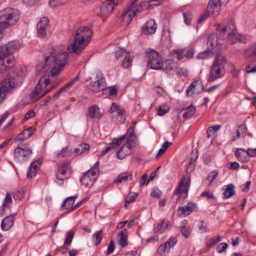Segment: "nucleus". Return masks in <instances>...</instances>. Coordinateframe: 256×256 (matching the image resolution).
<instances>
[{
    "instance_id": "nucleus-40",
    "label": "nucleus",
    "mask_w": 256,
    "mask_h": 256,
    "mask_svg": "<svg viewBox=\"0 0 256 256\" xmlns=\"http://www.w3.org/2000/svg\"><path fill=\"white\" fill-rule=\"evenodd\" d=\"M74 234V232L72 230H70L66 232V236L64 240V245L63 246L64 248H65L66 246H69L71 244Z\"/></svg>"
},
{
    "instance_id": "nucleus-63",
    "label": "nucleus",
    "mask_w": 256,
    "mask_h": 256,
    "mask_svg": "<svg viewBox=\"0 0 256 256\" xmlns=\"http://www.w3.org/2000/svg\"><path fill=\"white\" fill-rule=\"evenodd\" d=\"M168 108H164L162 106H160L158 110V114L159 116H164L168 112Z\"/></svg>"
},
{
    "instance_id": "nucleus-18",
    "label": "nucleus",
    "mask_w": 256,
    "mask_h": 256,
    "mask_svg": "<svg viewBox=\"0 0 256 256\" xmlns=\"http://www.w3.org/2000/svg\"><path fill=\"white\" fill-rule=\"evenodd\" d=\"M118 2L115 0H106L100 8V14L102 17L109 15L114 10Z\"/></svg>"
},
{
    "instance_id": "nucleus-48",
    "label": "nucleus",
    "mask_w": 256,
    "mask_h": 256,
    "mask_svg": "<svg viewBox=\"0 0 256 256\" xmlns=\"http://www.w3.org/2000/svg\"><path fill=\"white\" fill-rule=\"evenodd\" d=\"M131 62L132 60L130 59V55H126L122 62V66L124 68H127Z\"/></svg>"
},
{
    "instance_id": "nucleus-41",
    "label": "nucleus",
    "mask_w": 256,
    "mask_h": 256,
    "mask_svg": "<svg viewBox=\"0 0 256 256\" xmlns=\"http://www.w3.org/2000/svg\"><path fill=\"white\" fill-rule=\"evenodd\" d=\"M222 240V237L220 236H214L212 238L209 242L206 244V247L210 248L214 246L215 244L219 242Z\"/></svg>"
},
{
    "instance_id": "nucleus-60",
    "label": "nucleus",
    "mask_w": 256,
    "mask_h": 256,
    "mask_svg": "<svg viewBox=\"0 0 256 256\" xmlns=\"http://www.w3.org/2000/svg\"><path fill=\"white\" fill-rule=\"evenodd\" d=\"M246 151V154L250 156L254 157L256 156V148H248Z\"/></svg>"
},
{
    "instance_id": "nucleus-51",
    "label": "nucleus",
    "mask_w": 256,
    "mask_h": 256,
    "mask_svg": "<svg viewBox=\"0 0 256 256\" xmlns=\"http://www.w3.org/2000/svg\"><path fill=\"white\" fill-rule=\"evenodd\" d=\"M90 79L88 78L86 80V86L88 87V89L92 92H94L96 90V82H90Z\"/></svg>"
},
{
    "instance_id": "nucleus-58",
    "label": "nucleus",
    "mask_w": 256,
    "mask_h": 256,
    "mask_svg": "<svg viewBox=\"0 0 256 256\" xmlns=\"http://www.w3.org/2000/svg\"><path fill=\"white\" fill-rule=\"evenodd\" d=\"M109 94L110 96H117L118 88L116 86H113L109 88Z\"/></svg>"
},
{
    "instance_id": "nucleus-46",
    "label": "nucleus",
    "mask_w": 256,
    "mask_h": 256,
    "mask_svg": "<svg viewBox=\"0 0 256 256\" xmlns=\"http://www.w3.org/2000/svg\"><path fill=\"white\" fill-rule=\"evenodd\" d=\"M42 159L38 158V160L32 162L30 166V168L34 169L38 171V168L40 167V166L42 162Z\"/></svg>"
},
{
    "instance_id": "nucleus-5",
    "label": "nucleus",
    "mask_w": 256,
    "mask_h": 256,
    "mask_svg": "<svg viewBox=\"0 0 256 256\" xmlns=\"http://www.w3.org/2000/svg\"><path fill=\"white\" fill-rule=\"evenodd\" d=\"M19 18L18 11L14 8H8L0 12V40L2 38L3 30L15 24Z\"/></svg>"
},
{
    "instance_id": "nucleus-54",
    "label": "nucleus",
    "mask_w": 256,
    "mask_h": 256,
    "mask_svg": "<svg viewBox=\"0 0 256 256\" xmlns=\"http://www.w3.org/2000/svg\"><path fill=\"white\" fill-rule=\"evenodd\" d=\"M96 113V104H94L89 109L88 116L90 118H93Z\"/></svg>"
},
{
    "instance_id": "nucleus-31",
    "label": "nucleus",
    "mask_w": 256,
    "mask_h": 256,
    "mask_svg": "<svg viewBox=\"0 0 256 256\" xmlns=\"http://www.w3.org/2000/svg\"><path fill=\"white\" fill-rule=\"evenodd\" d=\"M90 146L87 144H81L77 148H74L72 152L78 155H81L87 153L90 149Z\"/></svg>"
},
{
    "instance_id": "nucleus-11",
    "label": "nucleus",
    "mask_w": 256,
    "mask_h": 256,
    "mask_svg": "<svg viewBox=\"0 0 256 256\" xmlns=\"http://www.w3.org/2000/svg\"><path fill=\"white\" fill-rule=\"evenodd\" d=\"M10 56L4 45L0 46V74L14 66V58Z\"/></svg>"
},
{
    "instance_id": "nucleus-61",
    "label": "nucleus",
    "mask_w": 256,
    "mask_h": 256,
    "mask_svg": "<svg viewBox=\"0 0 256 256\" xmlns=\"http://www.w3.org/2000/svg\"><path fill=\"white\" fill-rule=\"evenodd\" d=\"M36 173H37V171L36 170H34V169L30 168L29 167L28 170V173H27V176L28 178H33L35 176L36 174Z\"/></svg>"
},
{
    "instance_id": "nucleus-49",
    "label": "nucleus",
    "mask_w": 256,
    "mask_h": 256,
    "mask_svg": "<svg viewBox=\"0 0 256 256\" xmlns=\"http://www.w3.org/2000/svg\"><path fill=\"white\" fill-rule=\"evenodd\" d=\"M151 196L156 198H160L162 196V192L158 188H154L151 192Z\"/></svg>"
},
{
    "instance_id": "nucleus-17",
    "label": "nucleus",
    "mask_w": 256,
    "mask_h": 256,
    "mask_svg": "<svg viewBox=\"0 0 256 256\" xmlns=\"http://www.w3.org/2000/svg\"><path fill=\"white\" fill-rule=\"evenodd\" d=\"M49 20L48 18L43 17L37 24V33L38 36L45 38L50 34Z\"/></svg>"
},
{
    "instance_id": "nucleus-6",
    "label": "nucleus",
    "mask_w": 256,
    "mask_h": 256,
    "mask_svg": "<svg viewBox=\"0 0 256 256\" xmlns=\"http://www.w3.org/2000/svg\"><path fill=\"white\" fill-rule=\"evenodd\" d=\"M226 58L222 55H218L214 58L210 68L207 80L212 82L222 78L225 74Z\"/></svg>"
},
{
    "instance_id": "nucleus-47",
    "label": "nucleus",
    "mask_w": 256,
    "mask_h": 256,
    "mask_svg": "<svg viewBox=\"0 0 256 256\" xmlns=\"http://www.w3.org/2000/svg\"><path fill=\"white\" fill-rule=\"evenodd\" d=\"M12 202V196L10 193L8 192L5 198L4 202L1 207V212H4L6 206V203H11Z\"/></svg>"
},
{
    "instance_id": "nucleus-14",
    "label": "nucleus",
    "mask_w": 256,
    "mask_h": 256,
    "mask_svg": "<svg viewBox=\"0 0 256 256\" xmlns=\"http://www.w3.org/2000/svg\"><path fill=\"white\" fill-rule=\"evenodd\" d=\"M96 164L88 171L84 173L80 181L82 184L86 187H90L93 185L96 180Z\"/></svg>"
},
{
    "instance_id": "nucleus-64",
    "label": "nucleus",
    "mask_w": 256,
    "mask_h": 256,
    "mask_svg": "<svg viewBox=\"0 0 256 256\" xmlns=\"http://www.w3.org/2000/svg\"><path fill=\"white\" fill-rule=\"evenodd\" d=\"M168 243V246H169V248H173L174 245L176 244L177 240L176 238H171L168 240V241H166Z\"/></svg>"
},
{
    "instance_id": "nucleus-43",
    "label": "nucleus",
    "mask_w": 256,
    "mask_h": 256,
    "mask_svg": "<svg viewBox=\"0 0 256 256\" xmlns=\"http://www.w3.org/2000/svg\"><path fill=\"white\" fill-rule=\"evenodd\" d=\"M72 153V151H68V147L66 146L63 148L57 156L62 158H66L70 156Z\"/></svg>"
},
{
    "instance_id": "nucleus-15",
    "label": "nucleus",
    "mask_w": 256,
    "mask_h": 256,
    "mask_svg": "<svg viewBox=\"0 0 256 256\" xmlns=\"http://www.w3.org/2000/svg\"><path fill=\"white\" fill-rule=\"evenodd\" d=\"M190 182V180L189 176H183L178 184V187L175 190L174 194L180 195V196L182 198H186Z\"/></svg>"
},
{
    "instance_id": "nucleus-38",
    "label": "nucleus",
    "mask_w": 256,
    "mask_h": 256,
    "mask_svg": "<svg viewBox=\"0 0 256 256\" xmlns=\"http://www.w3.org/2000/svg\"><path fill=\"white\" fill-rule=\"evenodd\" d=\"M221 127L220 125L216 124L210 126L206 132L207 137L210 138L212 136H214L216 132H217Z\"/></svg>"
},
{
    "instance_id": "nucleus-34",
    "label": "nucleus",
    "mask_w": 256,
    "mask_h": 256,
    "mask_svg": "<svg viewBox=\"0 0 256 256\" xmlns=\"http://www.w3.org/2000/svg\"><path fill=\"white\" fill-rule=\"evenodd\" d=\"M132 175L128 172H126L118 175L116 179L114 180V183L120 184L123 182H126L128 178L131 180Z\"/></svg>"
},
{
    "instance_id": "nucleus-32",
    "label": "nucleus",
    "mask_w": 256,
    "mask_h": 256,
    "mask_svg": "<svg viewBox=\"0 0 256 256\" xmlns=\"http://www.w3.org/2000/svg\"><path fill=\"white\" fill-rule=\"evenodd\" d=\"M119 244L122 246L124 247L128 244V232L126 228L122 230L118 234Z\"/></svg>"
},
{
    "instance_id": "nucleus-4",
    "label": "nucleus",
    "mask_w": 256,
    "mask_h": 256,
    "mask_svg": "<svg viewBox=\"0 0 256 256\" xmlns=\"http://www.w3.org/2000/svg\"><path fill=\"white\" fill-rule=\"evenodd\" d=\"M92 32L88 26L77 30L74 42L69 46L68 50L70 53L80 54L90 42Z\"/></svg>"
},
{
    "instance_id": "nucleus-37",
    "label": "nucleus",
    "mask_w": 256,
    "mask_h": 256,
    "mask_svg": "<svg viewBox=\"0 0 256 256\" xmlns=\"http://www.w3.org/2000/svg\"><path fill=\"white\" fill-rule=\"evenodd\" d=\"M168 243L166 242L163 244H161L157 249V252L159 254H162L164 252H168L170 249L168 246Z\"/></svg>"
},
{
    "instance_id": "nucleus-36",
    "label": "nucleus",
    "mask_w": 256,
    "mask_h": 256,
    "mask_svg": "<svg viewBox=\"0 0 256 256\" xmlns=\"http://www.w3.org/2000/svg\"><path fill=\"white\" fill-rule=\"evenodd\" d=\"M246 150L244 148H236L234 152L235 156L238 160L244 161L245 160L244 156L246 154Z\"/></svg>"
},
{
    "instance_id": "nucleus-62",
    "label": "nucleus",
    "mask_w": 256,
    "mask_h": 256,
    "mask_svg": "<svg viewBox=\"0 0 256 256\" xmlns=\"http://www.w3.org/2000/svg\"><path fill=\"white\" fill-rule=\"evenodd\" d=\"M202 160L204 164H208L211 160L210 156L208 154H204L202 155Z\"/></svg>"
},
{
    "instance_id": "nucleus-13",
    "label": "nucleus",
    "mask_w": 256,
    "mask_h": 256,
    "mask_svg": "<svg viewBox=\"0 0 256 256\" xmlns=\"http://www.w3.org/2000/svg\"><path fill=\"white\" fill-rule=\"evenodd\" d=\"M112 118L113 120L116 122H122L126 118V111L120 108L115 102H112L110 109Z\"/></svg>"
},
{
    "instance_id": "nucleus-22",
    "label": "nucleus",
    "mask_w": 256,
    "mask_h": 256,
    "mask_svg": "<svg viewBox=\"0 0 256 256\" xmlns=\"http://www.w3.org/2000/svg\"><path fill=\"white\" fill-rule=\"evenodd\" d=\"M80 80L79 74L76 77H74L73 79H72L70 81L66 84L64 86L60 88L58 91L56 93L52 94V96H49L48 98L50 99H55L58 98L60 94L62 92H63L66 91V89L72 86L76 82H78Z\"/></svg>"
},
{
    "instance_id": "nucleus-24",
    "label": "nucleus",
    "mask_w": 256,
    "mask_h": 256,
    "mask_svg": "<svg viewBox=\"0 0 256 256\" xmlns=\"http://www.w3.org/2000/svg\"><path fill=\"white\" fill-rule=\"evenodd\" d=\"M6 49L12 55L14 52L18 50L20 48V44L18 40H12L4 44Z\"/></svg>"
},
{
    "instance_id": "nucleus-53",
    "label": "nucleus",
    "mask_w": 256,
    "mask_h": 256,
    "mask_svg": "<svg viewBox=\"0 0 256 256\" xmlns=\"http://www.w3.org/2000/svg\"><path fill=\"white\" fill-rule=\"evenodd\" d=\"M228 246V245L226 243H225V242L221 243L218 246L217 248V252L218 253H222L226 251Z\"/></svg>"
},
{
    "instance_id": "nucleus-28",
    "label": "nucleus",
    "mask_w": 256,
    "mask_h": 256,
    "mask_svg": "<svg viewBox=\"0 0 256 256\" xmlns=\"http://www.w3.org/2000/svg\"><path fill=\"white\" fill-rule=\"evenodd\" d=\"M15 218H13L11 216H7L5 218L1 223V228L4 230H9L14 225Z\"/></svg>"
},
{
    "instance_id": "nucleus-8",
    "label": "nucleus",
    "mask_w": 256,
    "mask_h": 256,
    "mask_svg": "<svg viewBox=\"0 0 256 256\" xmlns=\"http://www.w3.org/2000/svg\"><path fill=\"white\" fill-rule=\"evenodd\" d=\"M17 86L16 78L12 77L6 78L0 82V105Z\"/></svg>"
},
{
    "instance_id": "nucleus-25",
    "label": "nucleus",
    "mask_w": 256,
    "mask_h": 256,
    "mask_svg": "<svg viewBox=\"0 0 256 256\" xmlns=\"http://www.w3.org/2000/svg\"><path fill=\"white\" fill-rule=\"evenodd\" d=\"M164 70L170 74H173L176 70V64L170 60H167L163 63Z\"/></svg>"
},
{
    "instance_id": "nucleus-35",
    "label": "nucleus",
    "mask_w": 256,
    "mask_h": 256,
    "mask_svg": "<svg viewBox=\"0 0 256 256\" xmlns=\"http://www.w3.org/2000/svg\"><path fill=\"white\" fill-rule=\"evenodd\" d=\"M214 56V52L210 50H206L199 53L197 56V58L200 60H205L212 58Z\"/></svg>"
},
{
    "instance_id": "nucleus-45",
    "label": "nucleus",
    "mask_w": 256,
    "mask_h": 256,
    "mask_svg": "<svg viewBox=\"0 0 256 256\" xmlns=\"http://www.w3.org/2000/svg\"><path fill=\"white\" fill-rule=\"evenodd\" d=\"M184 50L178 49L174 51V57L178 59V60H181L184 56Z\"/></svg>"
},
{
    "instance_id": "nucleus-1",
    "label": "nucleus",
    "mask_w": 256,
    "mask_h": 256,
    "mask_svg": "<svg viewBox=\"0 0 256 256\" xmlns=\"http://www.w3.org/2000/svg\"><path fill=\"white\" fill-rule=\"evenodd\" d=\"M44 62L37 65V70L40 72H48V76H54L66 63L68 54L65 52L57 53L52 48L44 54Z\"/></svg>"
},
{
    "instance_id": "nucleus-23",
    "label": "nucleus",
    "mask_w": 256,
    "mask_h": 256,
    "mask_svg": "<svg viewBox=\"0 0 256 256\" xmlns=\"http://www.w3.org/2000/svg\"><path fill=\"white\" fill-rule=\"evenodd\" d=\"M156 28V24L155 21L151 19L148 20L142 27L143 32L146 34H152L155 32Z\"/></svg>"
},
{
    "instance_id": "nucleus-56",
    "label": "nucleus",
    "mask_w": 256,
    "mask_h": 256,
    "mask_svg": "<svg viewBox=\"0 0 256 256\" xmlns=\"http://www.w3.org/2000/svg\"><path fill=\"white\" fill-rule=\"evenodd\" d=\"M24 191L22 190H18L14 195V198L15 200H20L23 198Z\"/></svg>"
},
{
    "instance_id": "nucleus-30",
    "label": "nucleus",
    "mask_w": 256,
    "mask_h": 256,
    "mask_svg": "<svg viewBox=\"0 0 256 256\" xmlns=\"http://www.w3.org/2000/svg\"><path fill=\"white\" fill-rule=\"evenodd\" d=\"M224 187L226 188L224 189V192L222 193L223 199L230 198L235 194L234 184H230Z\"/></svg>"
},
{
    "instance_id": "nucleus-50",
    "label": "nucleus",
    "mask_w": 256,
    "mask_h": 256,
    "mask_svg": "<svg viewBox=\"0 0 256 256\" xmlns=\"http://www.w3.org/2000/svg\"><path fill=\"white\" fill-rule=\"evenodd\" d=\"M181 232L183 236L186 238H188L190 234V231L188 227L186 226H184L181 227Z\"/></svg>"
},
{
    "instance_id": "nucleus-26",
    "label": "nucleus",
    "mask_w": 256,
    "mask_h": 256,
    "mask_svg": "<svg viewBox=\"0 0 256 256\" xmlns=\"http://www.w3.org/2000/svg\"><path fill=\"white\" fill-rule=\"evenodd\" d=\"M78 194L74 196L68 197L62 204V207L68 210L69 212L74 210L72 208H73V204L75 200L78 198Z\"/></svg>"
},
{
    "instance_id": "nucleus-21",
    "label": "nucleus",
    "mask_w": 256,
    "mask_h": 256,
    "mask_svg": "<svg viewBox=\"0 0 256 256\" xmlns=\"http://www.w3.org/2000/svg\"><path fill=\"white\" fill-rule=\"evenodd\" d=\"M196 208V204L190 202L186 206L180 207L178 212H180V215H188L192 212L194 211Z\"/></svg>"
},
{
    "instance_id": "nucleus-2",
    "label": "nucleus",
    "mask_w": 256,
    "mask_h": 256,
    "mask_svg": "<svg viewBox=\"0 0 256 256\" xmlns=\"http://www.w3.org/2000/svg\"><path fill=\"white\" fill-rule=\"evenodd\" d=\"M136 0H131L122 14V20L128 24L131 22L133 17L138 16L144 10L152 6H159L162 2V0H144L138 5L136 4Z\"/></svg>"
},
{
    "instance_id": "nucleus-7",
    "label": "nucleus",
    "mask_w": 256,
    "mask_h": 256,
    "mask_svg": "<svg viewBox=\"0 0 256 256\" xmlns=\"http://www.w3.org/2000/svg\"><path fill=\"white\" fill-rule=\"evenodd\" d=\"M50 84V80L49 78L44 76H42L36 86L35 90L30 94L31 98L32 99L38 100L44 96L54 88V86L53 85L49 86Z\"/></svg>"
},
{
    "instance_id": "nucleus-12",
    "label": "nucleus",
    "mask_w": 256,
    "mask_h": 256,
    "mask_svg": "<svg viewBox=\"0 0 256 256\" xmlns=\"http://www.w3.org/2000/svg\"><path fill=\"white\" fill-rule=\"evenodd\" d=\"M134 126L130 127L126 133L123 136H122L118 138H114L112 142V145L116 144V146H119L122 142V140L127 138V142L126 143L128 144H132V146H135L136 139V136L134 134Z\"/></svg>"
},
{
    "instance_id": "nucleus-42",
    "label": "nucleus",
    "mask_w": 256,
    "mask_h": 256,
    "mask_svg": "<svg viewBox=\"0 0 256 256\" xmlns=\"http://www.w3.org/2000/svg\"><path fill=\"white\" fill-rule=\"evenodd\" d=\"M128 54L127 53L126 50L122 48H118L115 51L114 53L115 57L116 60H119L123 56L125 57L126 55Z\"/></svg>"
},
{
    "instance_id": "nucleus-19",
    "label": "nucleus",
    "mask_w": 256,
    "mask_h": 256,
    "mask_svg": "<svg viewBox=\"0 0 256 256\" xmlns=\"http://www.w3.org/2000/svg\"><path fill=\"white\" fill-rule=\"evenodd\" d=\"M68 168V163H62L60 164V168L56 172V177L58 180L57 183L60 186L63 184L64 180L66 178V174Z\"/></svg>"
},
{
    "instance_id": "nucleus-39",
    "label": "nucleus",
    "mask_w": 256,
    "mask_h": 256,
    "mask_svg": "<svg viewBox=\"0 0 256 256\" xmlns=\"http://www.w3.org/2000/svg\"><path fill=\"white\" fill-rule=\"evenodd\" d=\"M196 112V108L192 106H190L186 108L185 112L183 114V116L184 118H188L193 116Z\"/></svg>"
},
{
    "instance_id": "nucleus-52",
    "label": "nucleus",
    "mask_w": 256,
    "mask_h": 256,
    "mask_svg": "<svg viewBox=\"0 0 256 256\" xmlns=\"http://www.w3.org/2000/svg\"><path fill=\"white\" fill-rule=\"evenodd\" d=\"M218 174V170H214L209 174L208 179L210 182H213L216 178Z\"/></svg>"
},
{
    "instance_id": "nucleus-3",
    "label": "nucleus",
    "mask_w": 256,
    "mask_h": 256,
    "mask_svg": "<svg viewBox=\"0 0 256 256\" xmlns=\"http://www.w3.org/2000/svg\"><path fill=\"white\" fill-rule=\"evenodd\" d=\"M219 38L226 40L231 44L240 42L246 44L248 40L244 36L236 32V29L233 22H230L226 26L218 25L216 28Z\"/></svg>"
},
{
    "instance_id": "nucleus-10",
    "label": "nucleus",
    "mask_w": 256,
    "mask_h": 256,
    "mask_svg": "<svg viewBox=\"0 0 256 256\" xmlns=\"http://www.w3.org/2000/svg\"><path fill=\"white\" fill-rule=\"evenodd\" d=\"M220 0H210L207 6L206 13L205 12L201 16L198 22H202L208 16H217L220 14Z\"/></svg>"
},
{
    "instance_id": "nucleus-44",
    "label": "nucleus",
    "mask_w": 256,
    "mask_h": 256,
    "mask_svg": "<svg viewBox=\"0 0 256 256\" xmlns=\"http://www.w3.org/2000/svg\"><path fill=\"white\" fill-rule=\"evenodd\" d=\"M138 194L136 193L130 194L126 198L124 206L127 207L130 203L133 202L136 198Z\"/></svg>"
},
{
    "instance_id": "nucleus-29",
    "label": "nucleus",
    "mask_w": 256,
    "mask_h": 256,
    "mask_svg": "<svg viewBox=\"0 0 256 256\" xmlns=\"http://www.w3.org/2000/svg\"><path fill=\"white\" fill-rule=\"evenodd\" d=\"M106 88V82L105 78L101 72H97V92L101 91Z\"/></svg>"
},
{
    "instance_id": "nucleus-9",
    "label": "nucleus",
    "mask_w": 256,
    "mask_h": 256,
    "mask_svg": "<svg viewBox=\"0 0 256 256\" xmlns=\"http://www.w3.org/2000/svg\"><path fill=\"white\" fill-rule=\"evenodd\" d=\"M146 54L148 58V66L151 68L160 70L163 68L162 58L158 52L149 48L146 50Z\"/></svg>"
},
{
    "instance_id": "nucleus-55",
    "label": "nucleus",
    "mask_w": 256,
    "mask_h": 256,
    "mask_svg": "<svg viewBox=\"0 0 256 256\" xmlns=\"http://www.w3.org/2000/svg\"><path fill=\"white\" fill-rule=\"evenodd\" d=\"M115 248V243L114 242L113 240H111L109 246H108V250H107V254L109 255L111 254H112Z\"/></svg>"
},
{
    "instance_id": "nucleus-59",
    "label": "nucleus",
    "mask_w": 256,
    "mask_h": 256,
    "mask_svg": "<svg viewBox=\"0 0 256 256\" xmlns=\"http://www.w3.org/2000/svg\"><path fill=\"white\" fill-rule=\"evenodd\" d=\"M240 168V164L236 162H230L228 164V168L231 170H237Z\"/></svg>"
},
{
    "instance_id": "nucleus-33",
    "label": "nucleus",
    "mask_w": 256,
    "mask_h": 256,
    "mask_svg": "<svg viewBox=\"0 0 256 256\" xmlns=\"http://www.w3.org/2000/svg\"><path fill=\"white\" fill-rule=\"evenodd\" d=\"M208 46L212 50L215 48L218 44V38L215 34H210L208 38Z\"/></svg>"
},
{
    "instance_id": "nucleus-57",
    "label": "nucleus",
    "mask_w": 256,
    "mask_h": 256,
    "mask_svg": "<svg viewBox=\"0 0 256 256\" xmlns=\"http://www.w3.org/2000/svg\"><path fill=\"white\" fill-rule=\"evenodd\" d=\"M32 128H29L22 132V134L25 137V138L28 139L32 135Z\"/></svg>"
},
{
    "instance_id": "nucleus-20",
    "label": "nucleus",
    "mask_w": 256,
    "mask_h": 256,
    "mask_svg": "<svg viewBox=\"0 0 256 256\" xmlns=\"http://www.w3.org/2000/svg\"><path fill=\"white\" fill-rule=\"evenodd\" d=\"M132 144H128L124 143L122 147L117 152V157L120 160H123L126 156L131 153V148L134 146H132Z\"/></svg>"
},
{
    "instance_id": "nucleus-27",
    "label": "nucleus",
    "mask_w": 256,
    "mask_h": 256,
    "mask_svg": "<svg viewBox=\"0 0 256 256\" xmlns=\"http://www.w3.org/2000/svg\"><path fill=\"white\" fill-rule=\"evenodd\" d=\"M170 226V222L167 219H164L161 224H157L156 226H154V232H164L166 230H168Z\"/></svg>"
},
{
    "instance_id": "nucleus-16",
    "label": "nucleus",
    "mask_w": 256,
    "mask_h": 256,
    "mask_svg": "<svg viewBox=\"0 0 256 256\" xmlns=\"http://www.w3.org/2000/svg\"><path fill=\"white\" fill-rule=\"evenodd\" d=\"M32 152L31 148L26 146L24 144H18L15 149L14 157L17 160L22 161L30 156Z\"/></svg>"
}]
</instances>
